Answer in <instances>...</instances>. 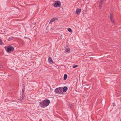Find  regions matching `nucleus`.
Returning a JSON list of instances; mask_svg holds the SVG:
<instances>
[{
  "label": "nucleus",
  "mask_w": 121,
  "mask_h": 121,
  "mask_svg": "<svg viewBox=\"0 0 121 121\" xmlns=\"http://www.w3.org/2000/svg\"><path fill=\"white\" fill-rule=\"evenodd\" d=\"M50 101L48 99H45L39 103L40 106L43 108H44L48 106L50 104Z\"/></svg>",
  "instance_id": "obj_1"
},
{
  "label": "nucleus",
  "mask_w": 121,
  "mask_h": 121,
  "mask_svg": "<svg viewBox=\"0 0 121 121\" xmlns=\"http://www.w3.org/2000/svg\"><path fill=\"white\" fill-rule=\"evenodd\" d=\"M55 92L56 94H62L63 93V88L62 87L56 88L55 89Z\"/></svg>",
  "instance_id": "obj_2"
},
{
  "label": "nucleus",
  "mask_w": 121,
  "mask_h": 121,
  "mask_svg": "<svg viewBox=\"0 0 121 121\" xmlns=\"http://www.w3.org/2000/svg\"><path fill=\"white\" fill-rule=\"evenodd\" d=\"M61 3L59 1H55V3L52 5L55 7H60Z\"/></svg>",
  "instance_id": "obj_3"
},
{
  "label": "nucleus",
  "mask_w": 121,
  "mask_h": 121,
  "mask_svg": "<svg viewBox=\"0 0 121 121\" xmlns=\"http://www.w3.org/2000/svg\"><path fill=\"white\" fill-rule=\"evenodd\" d=\"M14 50V48L12 46L9 47L6 50L7 52H9L11 51H13Z\"/></svg>",
  "instance_id": "obj_4"
},
{
  "label": "nucleus",
  "mask_w": 121,
  "mask_h": 121,
  "mask_svg": "<svg viewBox=\"0 0 121 121\" xmlns=\"http://www.w3.org/2000/svg\"><path fill=\"white\" fill-rule=\"evenodd\" d=\"M109 18L111 22L115 23V22L113 17V14L112 13H110L109 16Z\"/></svg>",
  "instance_id": "obj_5"
},
{
  "label": "nucleus",
  "mask_w": 121,
  "mask_h": 121,
  "mask_svg": "<svg viewBox=\"0 0 121 121\" xmlns=\"http://www.w3.org/2000/svg\"><path fill=\"white\" fill-rule=\"evenodd\" d=\"M48 60L50 64H53V63L52 61V60L51 57H50L49 58Z\"/></svg>",
  "instance_id": "obj_6"
},
{
  "label": "nucleus",
  "mask_w": 121,
  "mask_h": 121,
  "mask_svg": "<svg viewBox=\"0 0 121 121\" xmlns=\"http://www.w3.org/2000/svg\"><path fill=\"white\" fill-rule=\"evenodd\" d=\"M70 49L69 47H66L65 49V51L68 53H69L70 52Z\"/></svg>",
  "instance_id": "obj_7"
},
{
  "label": "nucleus",
  "mask_w": 121,
  "mask_h": 121,
  "mask_svg": "<svg viewBox=\"0 0 121 121\" xmlns=\"http://www.w3.org/2000/svg\"><path fill=\"white\" fill-rule=\"evenodd\" d=\"M81 11V9H76V13L77 14H79L80 13Z\"/></svg>",
  "instance_id": "obj_8"
},
{
  "label": "nucleus",
  "mask_w": 121,
  "mask_h": 121,
  "mask_svg": "<svg viewBox=\"0 0 121 121\" xmlns=\"http://www.w3.org/2000/svg\"><path fill=\"white\" fill-rule=\"evenodd\" d=\"M63 92H65L66 91L67 89V88L66 86H65L63 88Z\"/></svg>",
  "instance_id": "obj_9"
},
{
  "label": "nucleus",
  "mask_w": 121,
  "mask_h": 121,
  "mask_svg": "<svg viewBox=\"0 0 121 121\" xmlns=\"http://www.w3.org/2000/svg\"><path fill=\"white\" fill-rule=\"evenodd\" d=\"M56 20H57V19L56 18H52L50 20L49 22V23H51L52 22H54Z\"/></svg>",
  "instance_id": "obj_10"
},
{
  "label": "nucleus",
  "mask_w": 121,
  "mask_h": 121,
  "mask_svg": "<svg viewBox=\"0 0 121 121\" xmlns=\"http://www.w3.org/2000/svg\"><path fill=\"white\" fill-rule=\"evenodd\" d=\"M103 3L101 2H100L99 4V9H101V8Z\"/></svg>",
  "instance_id": "obj_11"
},
{
  "label": "nucleus",
  "mask_w": 121,
  "mask_h": 121,
  "mask_svg": "<svg viewBox=\"0 0 121 121\" xmlns=\"http://www.w3.org/2000/svg\"><path fill=\"white\" fill-rule=\"evenodd\" d=\"M67 74H64V80H66L67 78Z\"/></svg>",
  "instance_id": "obj_12"
},
{
  "label": "nucleus",
  "mask_w": 121,
  "mask_h": 121,
  "mask_svg": "<svg viewBox=\"0 0 121 121\" xmlns=\"http://www.w3.org/2000/svg\"><path fill=\"white\" fill-rule=\"evenodd\" d=\"M68 30L69 32H72V30L70 28H68Z\"/></svg>",
  "instance_id": "obj_13"
},
{
  "label": "nucleus",
  "mask_w": 121,
  "mask_h": 121,
  "mask_svg": "<svg viewBox=\"0 0 121 121\" xmlns=\"http://www.w3.org/2000/svg\"><path fill=\"white\" fill-rule=\"evenodd\" d=\"M78 66V65H75L73 66V68H75L77 67Z\"/></svg>",
  "instance_id": "obj_14"
},
{
  "label": "nucleus",
  "mask_w": 121,
  "mask_h": 121,
  "mask_svg": "<svg viewBox=\"0 0 121 121\" xmlns=\"http://www.w3.org/2000/svg\"><path fill=\"white\" fill-rule=\"evenodd\" d=\"M104 0H101L100 1V2H104Z\"/></svg>",
  "instance_id": "obj_15"
},
{
  "label": "nucleus",
  "mask_w": 121,
  "mask_h": 121,
  "mask_svg": "<svg viewBox=\"0 0 121 121\" xmlns=\"http://www.w3.org/2000/svg\"><path fill=\"white\" fill-rule=\"evenodd\" d=\"M69 106H70V108H71V107H72V105H70Z\"/></svg>",
  "instance_id": "obj_16"
},
{
  "label": "nucleus",
  "mask_w": 121,
  "mask_h": 121,
  "mask_svg": "<svg viewBox=\"0 0 121 121\" xmlns=\"http://www.w3.org/2000/svg\"><path fill=\"white\" fill-rule=\"evenodd\" d=\"M52 28H51V29L50 30L51 31H52Z\"/></svg>",
  "instance_id": "obj_17"
},
{
  "label": "nucleus",
  "mask_w": 121,
  "mask_h": 121,
  "mask_svg": "<svg viewBox=\"0 0 121 121\" xmlns=\"http://www.w3.org/2000/svg\"><path fill=\"white\" fill-rule=\"evenodd\" d=\"M22 91L23 92V90H22Z\"/></svg>",
  "instance_id": "obj_18"
},
{
  "label": "nucleus",
  "mask_w": 121,
  "mask_h": 121,
  "mask_svg": "<svg viewBox=\"0 0 121 121\" xmlns=\"http://www.w3.org/2000/svg\"><path fill=\"white\" fill-rule=\"evenodd\" d=\"M113 106H114V105H113Z\"/></svg>",
  "instance_id": "obj_19"
}]
</instances>
